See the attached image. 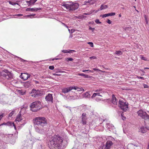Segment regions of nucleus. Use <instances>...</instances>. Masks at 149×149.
<instances>
[{"label": "nucleus", "instance_id": "nucleus-44", "mask_svg": "<svg viewBox=\"0 0 149 149\" xmlns=\"http://www.w3.org/2000/svg\"><path fill=\"white\" fill-rule=\"evenodd\" d=\"M83 5H89V4L88 3V2L87 1V0L86 1H85L84 2Z\"/></svg>", "mask_w": 149, "mask_h": 149}, {"label": "nucleus", "instance_id": "nucleus-7", "mask_svg": "<svg viewBox=\"0 0 149 149\" xmlns=\"http://www.w3.org/2000/svg\"><path fill=\"white\" fill-rule=\"evenodd\" d=\"M45 100L48 103L53 102V97L52 94L49 93L45 97Z\"/></svg>", "mask_w": 149, "mask_h": 149}, {"label": "nucleus", "instance_id": "nucleus-5", "mask_svg": "<svg viewBox=\"0 0 149 149\" xmlns=\"http://www.w3.org/2000/svg\"><path fill=\"white\" fill-rule=\"evenodd\" d=\"M139 116L141 117L145 120H147L149 121V115L147 113L142 110H139L137 112Z\"/></svg>", "mask_w": 149, "mask_h": 149}, {"label": "nucleus", "instance_id": "nucleus-32", "mask_svg": "<svg viewBox=\"0 0 149 149\" xmlns=\"http://www.w3.org/2000/svg\"><path fill=\"white\" fill-rule=\"evenodd\" d=\"M6 125L9 126L14 125V123L11 122H8L7 123H6Z\"/></svg>", "mask_w": 149, "mask_h": 149}, {"label": "nucleus", "instance_id": "nucleus-47", "mask_svg": "<svg viewBox=\"0 0 149 149\" xmlns=\"http://www.w3.org/2000/svg\"><path fill=\"white\" fill-rule=\"evenodd\" d=\"M49 68L50 70H53L54 69V67L53 65L50 66L49 67Z\"/></svg>", "mask_w": 149, "mask_h": 149}, {"label": "nucleus", "instance_id": "nucleus-62", "mask_svg": "<svg viewBox=\"0 0 149 149\" xmlns=\"http://www.w3.org/2000/svg\"><path fill=\"white\" fill-rule=\"evenodd\" d=\"M6 125V123H3L2 124H1L0 125V126H1V125Z\"/></svg>", "mask_w": 149, "mask_h": 149}, {"label": "nucleus", "instance_id": "nucleus-48", "mask_svg": "<svg viewBox=\"0 0 149 149\" xmlns=\"http://www.w3.org/2000/svg\"><path fill=\"white\" fill-rule=\"evenodd\" d=\"M143 85L144 88H148L149 87V86L147 84H143Z\"/></svg>", "mask_w": 149, "mask_h": 149}, {"label": "nucleus", "instance_id": "nucleus-55", "mask_svg": "<svg viewBox=\"0 0 149 149\" xmlns=\"http://www.w3.org/2000/svg\"><path fill=\"white\" fill-rule=\"evenodd\" d=\"M121 116H122V119L123 120H125L126 119V117H125L123 116V114L122 113L121 114Z\"/></svg>", "mask_w": 149, "mask_h": 149}, {"label": "nucleus", "instance_id": "nucleus-49", "mask_svg": "<svg viewBox=\"0 0 149 149\" xmlns=\"http://www.w3.org/2000/svg\"><path fill=\"white\" fill-rule=\"evenodd\" d=\"M93 70L98 71H102L101 70H100L97 69V68H93Z\"/></svg>", "mask_w": 149, "mask_h": 149}, {"label": "nucleus", "instance_id": "nucleus-64", "mask_svg": "<svg viewBox=\"0 0 149 149\" xmlns=\"http://www.w3.org/2000/svg\"><path fill=\"white\" fill-rule=\"evenodd\" d=\"M141 71L144 74L145 73V71L143 70H141Z\"/></svg>", "mask_w": 149, "mask_h": 149}, {"label": "nucleus", "instance_id": "nucleus-56", "mask_svg": "<svg viewBox=\"0 0 149 149\" xmlns=\"http://www.w3.org/2000/svg\"><path fill=\"white\" fill-rule=\"evenodd\" d=\"M15 16H22V15L21 14H18L17 15H15Z\"/></svg>", "mask_w": 149, "mask_h": 149}, {"label": "nucleus", "instance_id": "nucleus-25", "mask_svg": "<svg viewBox=\"0 0 149 149\" xmlns=\"http://www.w3.org/2000/svg\"><path fill=\"white\" fill-rule=\"evenodd\" d=\"M72 52H74L75 51L74 50H63L62 52L64 53H72Z\"/></svg>", "mask_w": 149, "mask_h": 149}, {"label": "nucleus", "instance_id": "nucleus-11", "mask_svg": "<svg viewBox=\"0 0 149 149\" xmlns=\"http://www.w3.org/2000/svg\"><path fill=\"white\" fill-rule=\"evenodd\" d=\"M82 120L81 122L83 125H85L86 123V120L87 119L86 116V114L85 113H83L81 116Z\"/></svg>", "mask_w": 149, "mask_h": 149}, {"label": "nucleus", "instance_id": "nucleus-51", "mask_svg": "<svg viewBox=\"0 0 149 149\" xmlns=\"http://www.w3.org/2000/svg\"><path fill=\"white\" fill-rule=\"evenodd\" d=\"M107 22L109 24H111V21L109 19L107 20Z\"/></svg>", "mask_w": 149, "mask_h": 149}, {"label": "nucleus", "instance_id": "nucleus-15", "mask_svg": "<svg viewBox=\"0 0 149 149\" xmlns=\"http://www.w3.org/2000/svg\"><path fill=\"white\" fill-rule=\"evenodd\" d=\"M106 125L109 131H111L115 129L114 126L112 124H110L109 123H107Z\"/></svg>", "mask_w": 149, "mask_h": 149}, {"label": "nucleus", "instance_id": "nucleus-13", "mask_svg": "<svg viewBox=\"0 0 149 149\" xmlns=\"http://www.w3.org/2000/svg\"><path fill=\"white\" fill-rule=\"evenodd\" d=\"M2 75L5 77L6 79L9 80L13 79V74L10 72L8 74L3 73L2 74Z\"/></svg>", "mask_w": 149, "mask_h": 149}, {"label": "nucleus", "instance_id": "nucleus-1", "mask_svg": "<svg viewBox=\"0 0 149 149\" xmlns=\"http://www.w3.org/2000/svg\"><path fill=\"white\" fill-rule=\"evenodd\" d=\"M68 140V137L66 135H54L50 140L49 147L51 149H63L65 147Z\"/></svg>", "mask_w": 149, "mask_h": 149}, {"label": "nucleus", "instance_id": "nucleus-45", "mask_svg": "<svg viewBox=\"0 0 149 149\" xmlns=\"http://www.w3.org/2000/svg\"><path fill=\"white\" fill-rule=\"evenodd\" d=\"M88 44L90 45L91 47H93V42H88Z\"/></svg>", "mask_w": 149, "mask_h": 149}, {"label": "nucleus", "instance_id": "nucleus-8", "mask_svg": "<svg viewBox=\"0 0 149 149\" xmlns=\"http://www.w3.org/2000/svg\"><path fill=\"white\" fill-rule=\"evenodd\" d=\"M27 108L26 107H23L21 109V111L19 112V113L18 114L15 120V122H20L22 120V118L21 117V114H20V112L21 111H22L24 109H26Z\"/></svg>", "mask_w": 149, "mask_h": 149}, {"label": "nucleus", "instance_id": "nucleus-3", "mask_svg": "<svg viewBox=\"0 0 149 149\" xmlns=\"http://www.w3.org/2000/svg\"><path fill=\"white\" fill-rule=\"evenodd\" d=\"M63 6L66 8L70 11H72L77 9L79 6L78 3H65L63 4Z\"/></svg>", "mask_w": 149, "mask_h": 149}, {"label": "nucleus", "instance_id": "nucleus-4", "mask_svg": "<svg viewBox=\"0 0 149 149\" xmlns=\"http://www.w3.org/2000/svg\"><path fill=\"white\" fill-rule=\"evenodd\" d=\"M40 102L36 101L31 104L30 106L31 110L33 112H36L39 110L42 107Z\"/></svg>", "mask_w": 149, "mask_h": 149}, {"label": "nucleus", "instance_id": "nucleus-58", "mask_svg": "<svg viewBox=\"0 0 149 149\" xmlns=\"http://www.w3.org/2000/svg\"><path fill=\"white\" fill-rule=\"evenodd\" d=\"M87 71H88L89 72H91V73L93 72V71L90 70H88Z\"/></svg>", "mask_w": 149, "mask_h": 149}, {"label": "nucleus", "instance_id": "nucleus-38", "mask_svg": "<svg viewBox=\"0 0 149 149\" xmlns=\"http://www.w3.org/2000/svg\"><path fill=\"white\" fill-rule=\"evenodd\" d=\"M36 96H40L41 95V94L40 93V92L39 91H37V92L36 93Z\"/></svg>", "mask_w": 149, "mask_h": 149}, {"label": "nucleus", "instance_id": "nucleus-63", "mask_svg": "<svg viewBox=\"0 0 149 149\" xmlns=\"http://www.w3.org/2000/svg\"><path fill=\"white\" fill-rule=\"evenodd\" d=\"M53 75L54 76H55V75L59 76V75H58L57 74H56V73H53Z\"/></svg>", "mask_w": 149, "mask_h": 149}, {"label": "nucleus", "instance_id": "nucleus-53", "mask_svg": "<svg viewBox=\"0 0 149 149\" xmlns=\"http://www.w3.org/2000/svg\"><path fill=\"white\" fill-rule=\"evenodd\" d=\"M89 29L90 30H92V31H93L94 30H95V28H92L91 27H90L89 28Z\"/></svg>", "mask_w": 149, "mask_h": 149}, {"label": "nucleus", "instance_id": "nucleus-17", "mask_svg": "<svg viewBox=\"0 0 149 149\" xmlns=\"http://www.w3.org/2000/svg\"><path fill=\"white\" fill-rule=\"evenodd\" d=\"M148 127H142L140 128V131L142 133H144L147 132V130H149Z\"/></svg>", "mask_w": 149, "mask_h": 149}, {"label": "nucleus", "instance_id": "nucleus-22", "mask_svg": "<svg viewBox=\"0 0 149 149\" xmlns=\"http://www.w3.org/2000/svg\"><path fill=\"white\" fill-rule=\"evenodd\" d=\"M30 81H28L23 83V85L26 88H28L29 87L30 85Z\"/></svg>", "mask_w": 149, "mask_h": 149}, {"label": "nucleus", "instance_id": "nucleus-18", "mask_svg": "<svg viewBox=\"0 0 149 149\" xmlns=\"http://www.w3.org/2000/svg\"><path fill=\"white\" fill-rule=\"evenodd\" d=\"M73 89H75L77 90V91H82V92L84 91V89L82 87L79 88L77 86H72Z\"/></svg>", "mask_w": 149, "mask_h": 149}, {"label": "nucleus", "instance_id": "nucleus-41", "mask_svg": "<svg viewBox=\"0 0 149 149\" xmlns=\"http://www.w3.org/2000/svg\"><path fill=\"white\" fill-rule=\"evenodd\" d=\"M95 22L97 24H100L101 23V22L98 19H96L95 21Z\"/></svg>", "mask_w": 149, "mask_h": 149}, {"label": "nucleus", "instance_id": "nucleus-23", "mask_svg": "<svg viewBox=\"0 0 149 149\" xmlns=\"http://www.w3.org/2000/svg\"><path fill=\"white\" fill-rule=\"evenodd\" d=\"M37 92V91L35 89H33L32 90L31 93L32 94L31 95V96L32 97H36V93Z\"/></svg>", "mask_w": 149, "mask_h": 149}, {"label": "nucleus", "instance_id": "nucleus-61", "mask_svg": "<svg viewBox=\"0 0 149 149\" xmlns=\"http://www.w3.org/2000/svg\"><path fill=\"white\" fill-rule=\"evenodd\" d=\"M89 5H90V0H87Z\"/></svg>", "mask_w": 149, "mask_h": 149}, {"label": "nucleus", "instance_id": "nucleus-42", "mask_svg": "<svg viewBox=\"0 0 149 149\" xmlns=\"http://www.w3.org/2000/svg\"><path fill=\"white\" fill-rule=\"evenodd\" d=\"M95 2V0H90V5L94 4Z\"/></svg>", "mask_w": 149, "mask_h": 149}, {"label": "nucleus", "instance_id": "nucleus-29", "mask_svg": "<svg viewBox=\"0 0 149 149\" xmlns=\"http://www.w3.org/2000/svg\"><path fill=\"white\" fill-rule=\"evenodd\" d=\"M18 93L22 95H24L25 94V91L22 90H19L18 91Z\"/></svg>", "mask_w": 149, "mask_h": 149}, {"label": "nucleus", "instance_id": "nucleus-39", "mask_svg": "<svg viewBox=\"0 0 149 149\" xmlns=\"http://www.w3.org/2000/svg\"><path fill=\"white\" fill-rule=\"evenodd\" d=\"M15 111H13L11 112H10L8 115L9 117H11L12 116L13 114L14 113Z\"/></svg>", "mask_w": 149, "mask_h": 149}, {"label": "nucleus", "instance_id": "nucleus-24", "mask_svg": "<svg viewBox=\"0 0 149 149\" xmlns=\"http://www.w3.org/2000/svg\"><path fill=\"white\" fill-rule=\"evenodd\" d=\"M78 75L79 76L84 77L85 78H90L91 77L88 75L83 73H79Z\"/></svg>", "mask_w": 149, "mask_h": 149}, {"label": "nucleus", "instance_id": "nucleus-50", "mask_svg": "<svg viewBox=\"0 0 149 149\" xmlns=\"http://www.w3.org/2000/svg\"><path fill=\"white\" fill-rule=\"evenodd\" d=\"M12 83L14 84H16L19 83L18 82L16 81H12Z\"/></svg>", "mask_w": 149, "mask_h": 149}, {"label": "nucleus", "instance_id": "nucleus-40", "mask_svg": "<svg viewBox=\"0 0 149 149\" xmlns=\"http://www.w3.org/2000/svg\"><path fill=\"white\" fill-rule=\"evenodd\" d=\"M9 3L11 5H14L16 4V3L14 1H9Z\"/></svg>", "mask_w": 149, "mask_h": 149}, {"label": "nucleus", "instance_id": "nucleus-37", "mask_svg": "<svg viewBox=\"0 0 149 149\" xmlns=\"http://www.w3.org/2000/svg\"><path fill=\"white\" fill-rule=\"evenodd\" d=\"M5 115L4 113H0V120Z\"/></svg>", "mask_w": 149, "mask_h": 149}, {"label": "nucleus", "instance_id": "nucleus-16", "mask_svg": "<svg viewBox=\"0 0 149 149\" xmlns=\"http://www.w3.org/2000/svg\"><path fill=\"white\" fill-rule=\"evenodd\" d=\"M41 9V8H27L26 10L27 11H30L32 12H36L38 10H40Z\"/></svg>", "mask_w": 149, "mask_h": 149}, {"label": "nucleus", "instance_id": "nucleus-43", "mask_svg": "<svg viewBox=\"0 0 149 149\" xmlns=\"http://www.w3.org/2000/svg\"><path fill=\"white\" fill-rule=\"evenodd\" d=\"M145 19L146 21V23L147 24H148V18L147 16H146V15H145Z\"/></svg>", "mask_w": 149, "mask_h": 149}, {"label": "nucleus", "instance_id": "nucleus-54", "mask_svg": "<svg viewBox=\"0 0 149 149\" xmlns=\"http://www.w3.org/2000/svg\"><path fill=\"white\" fill-rule=\"evenodd\" d=\"M137 77L139 79H144V78L141 77L137 76Z\"/></svg>", "mask_w": 149, "mask_h": 149}, {"label": "nucleus", "instance_id": "nucleus-28", "mask_svg": "<svg viewBox=\"0 0 149 149\" xmlns=\"http://www.w3.org/2000/svg\"><path fill=\"white\" fill-rule=\"evenodd\" d=\"M90 96V95L88 92H86V93H84L83 94V97L85 98L89 97Z\"/></svg>", "mask_w": 149, "mask_h": 149}, {"label": "nucleus", "instance_id": "nucleus-27", "mask_svg": "<svg viewBox=\"0 0 149 149\" xmlns=\"http://www.w3.org/2000/svg\"><path fill=\"white\" fill-rule=\"evenodd\" d=\"M23 121H24V123H23L21 124H20V126H18L17 128L18 130H19L21 129L24 126V125L26 123V122L25 120H24Z\"/></svg>", "mask_w": 149, "mask_h": 149}, {"label": "nucleus", "instance_id": "nucleus-10", "mask_svg": "<svg viewBox=\"0 0 149 149\" xmlns=\"http://www.w3.org/2000/svg\"><path fill=\"white\" fill-rule=\"evenodd\" d=\"M113 145V143L111 141H108L106 142L105 146H103L102 149H103L104 148V149H110L111 147Z\"/></svg>", "mask_w": 149, "mask_h": 149}, {"label": "nucleus", "instance_id": "nucleus-26", "mask_svg": "<svg viewBox=\"0 0 149 149\" xmlns=\"http://www.w3.org/2000/svg\"><path fill=\"white\" fill-rule=\"evenodd\" d=\"M35 15H36L35 14H32L30 15H26L24 16V18H32Z\"/></svg>", "mask_w": 149, "mask_h": 149}, {"label": "nucleus", "instance_id": "nucleus-19", "mask_svg": "<svg viewBox=\"0 0 149 149\" xmlns=\"http://www.w3.org/2000/svg\"><path fill=\"white\" fill-rule=\"evenodd\" d=\"M115 15V13H109L105 14H104L102 15L103 18L109 16H112Z\"/></svg>", "mask_w": 149, "mask_h": 149}, {"label": "nucleus", "instance_id": "nucleus-21", "mask_svg": "<svg viewBox=\"0 0 149 149\" xmlns=\"http://www.w3.org/2000/svg\"><path fill=\"white\" fill-rule=\"evenodd\" d=\"M95 91L96 92V93H99V95H100V93L102 94L104 93L105 92L104 90L102 89H97Z\"/></svg>", "mask_w": 149, "mask_h": 149}, {"label": "nucleus", "instance_id": "nucleus-9", "mask_svg": "<svg viewBox=\"0 0 149 149\" xmlns=\"http://www.w3.org/2000/svg\"><path fill=\"white\" fill-rule=\"evenodd\" d=\"M30 77V75L29 74L23 73H21L20 76V78L23 79L24 80H26L27 79Z\"/></svg>", "mask_w": 149, "mask_h": 149}, {"label": "nucleus", "instance_id": "nucleus-60", "mask_svg": "<svg viewBox=\"0 0 149 149\" xmlns=\"http://www.w3.org/2000/svg\"><path fill=\"white\" fill-rule=\"evenodd\" d=\"M34 82L36 84H38L39 83V82L37 81H35Z\"/></svg>", "mask_w": 149, "mask_h": 149}, {"label": "nucleus", "instance_id": "nucleus-31", "mask_svg": "<svg viewBox=\"0 0 149 149\" xmlns=\"http://www.w3.org/2000/svg\"><path fill=\"white\" fill-rule=\"evenodd\" d=\"M36 2L35 0H31L29 1H27V3L30 5H31L34 4Z\"/></svg>", "mask_w": 149, "mask_h": 149}, {"label": "nucleus", "instance_id": "nucleus-34", "mask_svg": "<svg viewBox=\"0 0 149 149\" xmlns=\"http://www.w3.org/2000/svg\"><path fill=\"white\" fill-rule=\"evenodd\" d=\"M96 95L102 96V95H99V93H94L92 96V98H93V97H95Z\"/></svg>", "mask_w": 149, "mask_h": 149}, {"label": "nucleus", "instance_id": "nucleus-14", "mask_svg": "<svg viewBox=\"0 0 149 149\" xmlns=\"http://www.w3.org/2000/svg\"><path fill=\"white\" fill-rule=\"evenodd\" d=\"M72 86H70L67 88H63L62 89V92L64 93H66L73 89Z\"/></svg>", "mask_w": 149, "mask_h": 149}, {"label": "nucleus", "instance_id": "nucleus-30", "mask_svg": "<svg viewBox=\"0 0 149 149\" xmlns=\"http://www.w3.org/2000/svg\"><path fill=\"white\" fill-rule=\"evenodd\" d=\"M108 8L107 5H102L101 6V7L100 8V10H101L103 9H106Z\"/></svg>", "mask_w": 149, "mask_h": 149}, {"label": "nucleus", "instance_id": "nucleus-6", "mask_svg": "<svg viewBox=\"0 0 149 149\" xmlns=\"http://www.w3.org/2000/svg\"><path fill=\"white\" fill-rule=\"evenodd\" d=\"M119 107L123 111H125L128 108V106L126 104V103H124L123 101H120L119 102Z\"/></svg>", "mask_w": 149, "mask_h": 149}, {"label": "nucleus", "instance_id": "nucleus-2", "mask_svg": "<svg viewBox=\"0 0 149 149\" xmlns=\"http://www.w3.org/2000/svg\"><path fill=\"white\" fill-rule=\"evenodd\" d=\"M33 122L35 125L36 131L40 133L43 134L44 133V130L41 129L38 127H43L46 125L47 124L46 119L44 117H37L33 120Z\"/></svg>", "mask_w": 149, "mask_h": 149}, {"label": "nucleus", "instance_id": "nucleus-59", "mask_svg": "<svg viewBox=\"0 0 149 149\" xmlns=\"http://www.w3.org/2000/svg\"><path fill=\"white\" fill-rule=\"evenodd\" d=\"M12 126L14 127V129L16 130H17V128L15 124L14 123V125Z\"/></svg>", "mask_w": 149, "mask_h": 149}, {"label": "nucleus", "instance_id": "nucleus-12", "mask_svg": "<svg viewBox=\"0 0 149 149\" xmlns=\"http://www.w3.org/2000/svg\"><path fill=\"white\" fill-rule=\"evenodd\" d=\"M128 148L129 149H139V147L137 145L133 143H130L128 144Z\"/></svg>", "mask_w": 149, "mask_h": 149}, {"label": "nucleus", "instance_id": "nucleus-20", "mask_svg": "<svg viewBox=\"0 0 149 149\" xmlns=\"http://www.w3.org/2000/svg\"><path fill=\"white\" fill-rule=\"evenodd\" d=\"M112 102L114 104H116L117 103L116 98L113 95H112Z\"/></svg>", "mask_w": 149, "mask_h": 149}, {"label": "nucleus", "instance_id": "nucleus-35", "mask_svg": "<svg viewBox=\"0 0 149 149\" xmlns=\"http://www.w3.org/2000/svg\"><path fill=\"white\" fill-rule=\"evenodd\" d=\"M140 57L141 59L144 60V61H147V58L144 56H143L142 55H141L140 56Z\"/></svg>", "mask_w": 149, "mask_h": 149}, {"label": "nucleus", "instance_id": "nucleus-52", "mask_svg": "<svg viewBox=\"0 0 149 149\" xmlns=\"http://www.w3.org/2000/svg\"><path fill=\"white\" fill-rule=\"evenodd\" d=\"M90 59H96V58L95 56H91L89 58Z\"/></svg>", "mask_w": 149, "mask_h": 149}, {"label": "nucleus", "instance_id": "nucleus-36", "mask_svg": "<svg viewBox=\"0 0 149 149\" xmlns=\"http://www.w3.org/2000/svg\"><path fill=\"white\" fill-rule=\"evenodd\" d=\"M65 60L68 62L69 61H72L73 60V59L71 58H65Z\"/></svg>", "mask_w": 149, "mask_h": 149}, {"label": "nucleus", "instance_id": "nucleus-46", "mask_svg": "<svg viewBox=\"0 0 149 149\" xmlns=\"http://www.w3.org/2000/svg\"><path fill=\"white\" fill-rule=\"evenodd\" d=\"M3 71L5 73H6L5 74H8V73H10V72H9V71L6 69L4 70H3Z\"/></svg>", "mask_w": 149, "mask_h": 149}, {"label": "nucleus", "instance_id": "nucleus-57", "mask_svg": "<svg viewBox=\"0 0 149 149\" xmlns=\"http://www.w3.org/2000/svg\"><path fill=\"white\" fill-rule=\"evenodd\" d=\"M29 143L31 144H32L33 143V141H32L31 140H29Z\"/></svg>", "mask_w": 149, "mask_h": 149}, {"label": "nucleus", "instance_id": "nucleus-33", "mask_svg": "<svg viewBox=\"0 0 149 149\" xmlns=\"http://www.w3.org/2000/svg\"><path fill=\"white\" fill-rule=\"evenodd\" d=\"M115 53L119 56L121 55L122 54V53L120 51H117Z\"/></svg>", "mask_w": 149, "mask_h": 149}]
</instances>
